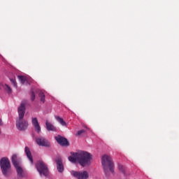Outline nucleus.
<instances>
[{
	"mask_svg": "<svg viewBox=\"0 0 179 179\" xmlns=\"http://www.w3.org/2000/svg\"><path fill=\"white\" fill-rule=\"evenodd\" d=\"M71 156L69 157V160L71 163H78L82 167L90 166L93 155L86 151H78L77 152H71Z\"/></svg>",
	"mask_w": 179,
	"mask_h": 179,
	"instance_id": "f257e3e1",
	"label": "nucleus"
},
{
	"mask_svg": "<svg viewBox=\"0 0 179 179\" xmlns=\"http://www.w3.org/2000/svg\"><path fill=\"white\" fill-rule=\"evenodd\" d=\"M18 117L16 119V127L18 131H26L29 127V122L24 120L26 113V101H22L17 108Z\"/></svg>",
	"mask_w": 179,
	"mask_h": 179,
	"instance_id": "f03ea898",
	"label": "nucleus"
},
{
	"mask_svg": "<svg viewBox=\"0 0 179 179\" xmlns=\"http://www.w3.org/2000/svg\"><path fill=\"white\" fill-rule=\"evenodd\" d=\"M102 166L106 173L108 171V169L111 173H114V162L113 159L108 155H103L102 157Z\"/></svg>",
	"mask_w": 179,
	"mask_h": 179,
	"instance_id": "7ed1b4c3",
	"label": "nucleus"
},
{
	"mask_svg": "<svg viewBox=\"0 0 179 179\" xmlns=\"http://www.w3.org/2000/svg\"><path fill=\"white\" fill-rule=\"evenodd\" d=\"M0 167L1 169V173L4 177H9L10 174V162L8 157H3L0 160Z\"/></svg>",
	"mask_w": 179,
	"mask_h": 179,
	"instance_id": "20e7f679",
	"label": "nucleus"
},
{
	"mask_svg": "<svg viewBox=\"0 0 179 179\" xmlns=\"http://www.w3.org/2000/svg\"><path fill=\"white\" fill-rule=\"evenodd\" d=\"M16 160H17V155H13L11 158V162L16 169L17 176L20 178H23L25 177L24 171H23V169L19 166V163Z\"/></svg>",
	"mask_w": 179,
	"mask_h": 179,
	"instance_id": "39448f33",
	"label": "nucleus"
},
{
	"mask_svg": "<svg viewBox=\"0 0 179 179\" xmlns=\"http://www.w3.org/2000/svg\"><path fill=\"white\" fill-rule=\"evenodd\" d=\"M36 167L40 176H44L45 177H47V176H48V168L47 167V165L44 164V162L39 161L38 162H37Z\"/></svg>",
	"mask_w": 179,
	"mask_h": 179,
	"instance_id": "423d86ee",
	"label": "nucleus"
},
{
	"mask_svg": "<svg viewBox=\"0 0 179 179\" xmlns=\"http://www.w3.org/2000/svg\"><path fill=\"white\" fill-rule=\"evenodd\" d=\"M71 175H73V177H75L76 178H78V179L89 178V173H87V171H84L83 172L72 171Z\"/></svg>",
	"mask_w": 179,
	"mask_h": 179,
	"instance_id": "0eeeda50",
	"label": "nucleus"
},
{
	"mask_svg": "<svg viewBox=\"0 0 179 179\" xmlns=\"http://www.w3.org/2000/svg\"><path fill=\"white\" fill-rule=\"evenodd\" d=\"M36 142L38 146H43L45 148H50L51 144L48 142V140L43 136H40L36 138Z\"/></svg>",
	"mask_w": 179,
	"mask_h": 179,
	"instance_id": "6e6552de",
	"label": "nucleus"
},
{
	"mask_svg": "<svg viewBox=\"0 0 179 179\" xmlns=\"http://www.w3.org/2000/svg\"><path fill=\"white\" fill-rule=\"evenodd\" d=\"M55 141L60 146H69V142L65 137L58 135L55 137Z\"/></svg>",
	"mask_w": 179,
	"mask_h": 179,
	"instance_id": "1a4fd4ad",
	"label": "nucleus"
},
{
	"mask_svg": "<svg viewBox=\"0 0 179 179\" xmlns=\"http://www.w3.org/2000/svg\"><path fill=\"white\" fill-rule=\"evenodd\" d=\"M31 124L34 127L36 132H37V134H40V132H41V127H40V123H38L37 117H31Z\"/></svg>",
	"mask_w": 179,
	"mask_h": 179,
	"instance_id": "9d476101",
	"label": "nucleus"
},
{
	"mask_svg": "<svg viewBox=\"0 0 179 179\" xmlns=\"http://www.w3.org/2000/svg\"><path fill=\"white\" fill-rule=\"evenodd\" d=\"M57 169L59 173H62L64 171V164L62 163V158L58 157L56 159Z\"/></svg>",
	"mask_w": 179,
	"mask_h": 179,
	"instance_id": "9b49d317",
	"label": "nucleus"
},
{
	"mask_svg": "<svg viewBox=\"0 0 179 179\" xmlns=\"http://www.w3.org/2000/svg\"><path fill=\"white\" fill-rule=\"evenodd\" d=\"M46 129L48 131H51L52 132H57V127L54 126V124H51V122L46 120L45 122Z\"/></svg>",
	"mask_w": 179,
	"mask_h": 179,
	"instance_id": "f8f14e48",
	"label": "nucleus"
},
{
	"mask_svg": "<svg viewBox=\"0 0 179 179\" xmlns=\"http://www.w3.org/2000/svg\"><path fill=\"white\" fill-rule=\"evenodd\" d=\"M25 153L31 164H33V157L31 156V152H30L29 147H25Z\"/></svg>",
	"mask_w": 179,
	"mask_h": 179,
	"instance_id": "ddd939ff",
	"label": "nucleus"
},
{
	"mask_svg": "<svg viewBox=\"0 0 179 179\" xmlns=\"http://www.w3.org/2000/svg\"><path fill=\"white\" fill-rule=\"evenodd\" d=\"M55 119L59 122V124H61V125H62V127H66V122L64 121L63 118L59 117V116H55Z\"/></svg>",
	"mask_w": 179,
	"mask_h": 179,
	"instance_id": "4468645a",
	"label": "nucleus"
},
{
	"mask_svg": "<svg viewBox=\"0 0 179 179\" xmlns=\"http://www.w3.org/2000/svg\"><path fill=\"white\" fill-rule=\"evenodd\" d=\"M39 97L41 98V101H42V103H45V94H44L43 91H40Z\"/></svg>",
	"mask_w": 179,
	"mask_h": 179,
	"instance_id": "2eb2a0df",
	"label": "nucleus"
},
{
	"mask_svg": "<svg viewBox=\"0 0 179 179\" xmlns=\"http://www.w3.org/2000/svg\"><path fill=\"white\" fill-rule=\"evenodd\" d=\"M18 79L21 82L22 85H24V83H26L27 81L26 77L23 76H18Z\"/></svg>",
	"mask_w": 179,
	"mask_h": 179,
	"instance_id": "dca6fc26",
	"label": "nucleus"
},
{
	"mask_svg": "<svg viewBox=\"0 0 179 179\" xmlns=\"http://www.w3.org/2000/svg\"><path fill=\"white\" fill-rule=\"evenodd\" d=\"M3 89L6 90L7 93H12V88H10V86L6 85V84L4 85V88Z\"/></svg>",
	"mask_w": 179,
	"mask_h": 179,
	"instance_id": "f3484780",
	"label": "nucleus"
},
{
	"mask_svg": "<svg viewBox=\"0 0 179 179\" xmlns=\"http://www.w3.org/2000/svg\"><path fill=\"white\" fill-rule=\"evenodd\" d=\"M10 80L12 85H13L14 87H17V83H16V79L10 78Z\"/></svg>",
	"mask_w": 179,
	"mask_h": 179,
	"instance_id": "a211bd4d",
	"label": "nucleus"
},
{
	"mask_svg": "<svg viewBox=\"0 0 179 179\" xmlns=\"http://www.w3.org/2000/svg\"><path fill=\"white\" fill-rule=\"evenodd\" d=\"M85 132H86V131H85V129L79 130V131L77 132L76 136H80V135H82V134H85Z\"/></svg>",
	"mask_w": 179,
	"mask_h": 179,
	"instance_id": "6ab92c4d",
	"label": "nucleus"
},
{
	"mask_svg": "<svg viewBox=\"0 0 179 179\" xmlns=\"http://www.w3.org/2000/svg\"><path fill=\"white\" fill-rule=\"evenodd\" d=\"M35 99H36V94H34V91H31V101H34Z\"/></svg>",
	"mask_w": 179,
	"mask_h": 179,
	"instance_id": "aec40b11",
	"label": "nucleus"
},
{
	"mask_svg": "<svg viewBox=\"0 0 179 179\" xmlns=\"http://www.w3.org/2000/svg\"><path fill=\"white\" fill-rule=\"evenodd\" d=\"M119 170L120 171H121V173H123V174H125V169H124V166L120 165Z\"/></svg>",
	"mask_w": 179,
	"mask_h": 179,
	"instance_id": "412c9836",
	"label": "nucleus"
},
{
	"mask_svg": "<svg viewBox=\"0 0 179 179\" xmlns=\"http://www.w3.org/2000/svg\"><path fill=\"white\" fill-rule=\"evenodd\" d=\"M5 85H3L2 83H0V90H2V89H4Z\"/></svg>",
	"mask_w": 179,
	"mask_h": 179,
	"instance_id": "4be33fe9",
	"label": "nucleus"
},
{
	"mask_svg": "<svg viewBox=\"0 0 179 179\" xmlns=\"http://www.w3.org/2000/svg\"><path fill=\"white\" fill-rule=\"evenodd\" d=\"M2 125V120L0 119V126Z\"/></svg>",
	"mask_w": 179,
	"mask_h": 179,
	"instance_id": "5701e85b",
	"label": "nucleus"
}]
</instances>
